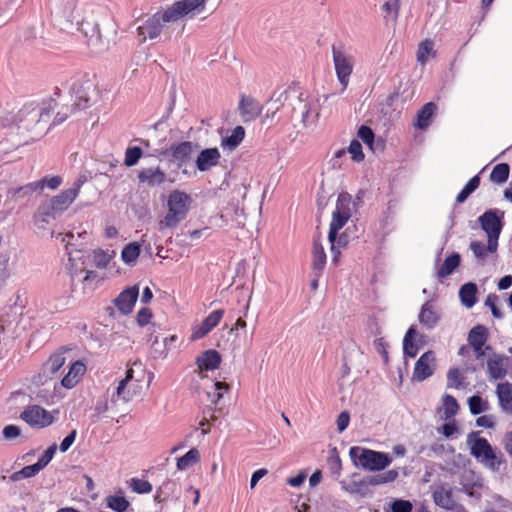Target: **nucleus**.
Instances as JSON below:
<instances>
[{
    "label": "nucleus",
    "instance_id": "1",
    "mask_svg": "<svg viewBox=\"0 0 512 512\" xmlns=\"http://www.w3.org/2000/svg\"><path fill=\"white\" fill-rule=\"evenodd\" d=\"M207 0H181L175 2L163 12H157L137 26L140 42L155 39L163 35L170 39L174 32L179 35L183 29L184 18H193L200 14Z\"/></svg>",
    "mask_w": 512,
    "mask_h": 512
},
{
    "label": "nucleus",
    "instance_id": "2",
    "mask_svg": "<svg viewBox=\"0 0 512 512\" xmlns=\"http://www.w3.org/2000/svg\"><path fill=\"white\" fill-rule=\"evenodd\" d=\"M76 26L94 53H104L117 42V26L109 17L99 20L91 11L85 13Z\"/></svg>",
    "mask_w": 512,
    "mask_h": 512
},
{
    "label": "nucleus",
    "instance_id": "3",
    "mask_svg": "<svg viewBox=\"0 0 512 512\" xmlns=\"http://www.w3.org/2000/svg\"><path fill=\"white\" fill-rule=\"evenodd\" d=\"M76 26L94 53H104L117 42V26L109 17L99 20L91 11L85 13Z\"/></svg>",
    "mask_w": 512,
    "mask_h": 512
},
{
    "label": "nucleus",
    "instance_id": "4",
    "mask_svg": "<svg viewBox=\"0 0 512 512\" xmlns=\"http://www.w3.org/2000/svg\"><path fill=\"white\" fill-rule=\"evenodd\" d=\"M233 200L237 201L235 208H226L221 215L228 226L231 228H244L248 214L258 216L261 213L262 201L257 194L248 195V186L245 184L238 185L233 190Z\"/></svg>",
    "mask_w": 512,
    "mask_h": 512
},
{
    "label": "nucleus",
    "instance_id": "5",
    "mask_svg": "<svg viewBox=\"0 0 512 512\" xmlns=\"http://www.w3.org/2000/svg\"><path fill=\"white\" fill-rule=\"evenodd\" d=\"M144 365L140 361L133 362L126 370L125 376L119 381L111 394L114 405L125 404L140 393V383L144 378Z\"/></svg>",
    "mask_w": 512,
    "mask_h": 512
},
{
    "label": "nucleus",
    "instance_id": "6",
    "mask_svg": "<svg viewBox=\"0 0 512 512\" xmlns=\"http://www.w3.org/2000/svg\"><path fill=\"white\" fill-rule=\"evenodd\" d=\"M77 198L76 189H66L39 206L34 218L39 228L65 212Z\"/></svg>",
    "mask_w": 512,
    "mask_h": 512
},
{
    "label": "nucleus",
    "instance_id": "7",
    "mask_svg": "<svg viewBox=\"0 0 512 512\" xmlns=\"http://www.w3.org/2000/svg\"><path fill=\"white\" fill-rule=\"evenodd\" d=\"M319 99L308 93H300L292 104V120L295 125L314 128L319 117Z\"/></svg>",
    "mask_w": 512,
    "mask_h": 512
},
{
    "label": "nucleus",
    "instance_id": "8",
    "mask_svg": "<svg viewBox=\"0 0 512 512\" xmlns=\"http://www.w3.org/2000/svg\"><path fill=\"white\" fill-rule=\"evenodd\" d=\"M349 454L356 464L369 471L384 470L392 462V458L387 453L365 448L352 447Z\"/></svg>",
    "mask_w": 512,
    "mask_h": 512
},
{
    "label": "nucleus",
    "instance_id": "9",
    "mask_svg": "<svg viewBox=\"0 0 512 512\" xmlns=\"http://www.w3.org/2000/svg\"><path fill=\"white\" fill-rule=\"evenodd\" d=\"M77 0H54L52 15L63 29H71L84 15Z\"/></svg>",
    "mask_w": 512,
    "mask_h": 512
},
{
    "label": "nucleus",
    "instance_id": "10",
    "mask_svg": "<svg viewBox=\"0 0 512 512\" xmlns=\"http://www.w3.org/2000/svg\"><path fill=\"white\" fill-rule=\"evenodd\" d=\"M467 445L469 446L470 454L485 467L492 471L499 469L500 462L497 461L496 453L487 439L476 438L475 434L471 433L468 435Z\"/></svg>",
    "mask_w": 512,
    "mask_h": 512
},
{
    "label": "nucleus",
    "instance_id": "11",
    "mask_svg": "<svg viewBox=\"0 0 512 512\" xmlns=\"http://www.w3.org/2000/svg\"><path fill=\"white\" fill-rule=\"evenodd\" d=\"M332 56L337 79L345 90L354 68V58L341 47H332Z\"/></svg>",
    "mask_w": 512,
    "mask_h": 512
},
{
    "label": "nucleus",
    "instance_id": "12",
    "mask_svg": "<svg viewBox=\"0 0 512 512\" xmlns=\"http://www.w3.org/2000/svg\"><path fill=\"white\" fill-rule=\"evenodd\" d=\"M139 296V287L137 285L124 289L113 301V306L107 307V313L111 317L117 314L128 315L132 312L137 298Z\"/></svg>",
    "mask_w": 512,
    "mask_h": 512
},
{
    "label": "nucleus",
    "instance_id": "13",
    "mask_svg": "<svg viewBox=\"0 0 512 512\" xmlns=\"http://www.w3.org/2000/svg\"><path fill=\"white\" fill-rule=\"evenodd\" d=\"M101 93L97 84L92 80L82 82L76 90L74 106L79 109H86L100 101Z\"/></svg>",
    "mask_w": 512,
    "mask_h": 512
},
{
    "label": "nucleus",
    "instance_id": "14",
    "mask_svg": "<svg viewBox=\"0 0 512 512\" xmlns=\"http://www.w3.org/2000/svg\"><path fill=\"white\" fill-rule=\"evenodd\" d=\"M20 419L33 428H44L54 422V416L39 405H29L20 414Z\"/></svg>",
    "mask_w": 512,
    "mask_h": 512
},
{
    "label": "nucleus",
    "instance_id": "15",
    "mask_svg": "<svg viewBox=\"0 0 512 512\" xmlns=\"http://www.w3.org/2000/svg\"><path fill=\"white\" fill-rule=\"evenodd\" d=\"M436 366V358L433 351H427L420 356L415 363L413 371V380L418 382L424 381L430 377Z\"/></svg>",
    "mask_w": 512,
    "mask_h": 512
},
{
    "label": "nucleus",
    "instance_id": "16",
    "mask_svg": "<svg viewBox=\"0 0 512 512\" xmlns=\"http://www.w3.org/2000/svg\"><path fill=\"white\" fill-rule=\"evenodd\" d=\"M68 254L69 262L67 264V270L71 277L72 285L75 287L79 276L88 271L86 269V261L90 258V254H87L81 250H75L73 252H69Z\"/></svg>",
    "mask_w": 512,
    "mask_h": 512
},
{
    "label": "nucleus",
    "instance_id": "17",
    "mask_svg": "<svg viewBox=\"0 0 512 512\" xmlns=\"http://www.w3.org/2000/svg\"><path fill=\"white\" fill-rule=\"evenodd\" d=\"M223 309H218L210 313L201 324L193 327L191 340H198L206 336L221 321L224 315Z\"/></svg>",
    "mask_w": 512,
    "mask_h": 512
},
{
    "label": "nucleus",
    "instance_id": "18",
    "mask_svg": "<svg viewBox=\"0 0 512 512\" xmlns=\"http://www.w3.org/2000/svg\"><path fill=\"white\" fill-rule=\"evenodd\" d=\"M190 202L191 198L187 193L174 190L168 197L167 206L172 212L185 219L189 211Z\"/></svg>",
    "mask_w": 512,
    "mask_h": 512
},
{
    "label": "nucleus",
    "instance_id": "19",
    "mask_svg": "<svg viewBox=\"0 0 512 512\" xmlns=\"http://www.w3.org/2000/svg\"><path fill=\"white\" fill-rule=\"evenodd\" d=\"M65 363V357L62 353L53 354L43 365L42 374H39L34 382L44 384L48 377L57 373Z\"/></svg>",
    "mask_w": 512,
    "mask_h": 512
},
{
    "label": "nucleus",
    "instance_id": "20",
    "mask_svg": "<svg viewBox=\"0 0 512 512\" xmlns=\"http://www.w3.org/2000/svg\"><path fill=\"white\" fill-rule=\"evenodd\" d=\"M488 338V330L485 326L477 325L472 328L468 334V342L476 352V357L479 359L484 356L485 352L483 347Z\"/></svg>",
    "mask_w": 512,
    "mask_h": 512
},
{
    "label": "nucleus",
    "instance_id": "21",
    "mask_svg": "<svg viewBox=\"0 0 512 512\" xmlns=\"http://www.w3.org/2000/svg\"><path fill=\"white\" fill-rule=\"evenodd\" d=\"M138 180L149 187H156L166 181V173L160 167L144 168L139 171Z\"/></svg>",
    "mask_w": 512,
    "mask_h": 512
},
{
    "label": "nucleus",
    "instance_id": "22",
    "mask_svg": "<svg viewBox=\"0 0 512 512\" xmlns=\"http://www.w3.org/2000/svg\"><path fill=\"white\" fill-rule=\"evenodd\" d=\"M495 393L500 409L504 413L512 415V383L508 381L498 383Z\"/></svg>",
    "mask_w": 512,
    "mask_h": 512
},
{
    "label": "nucleus",
    "instance_id": "23",
    "mask_svg": "<svg viewBox=\"0 0 512 512\" xmlns=\"http://www.w3.org/2000/svg\"><path fill=\"white\" fill-rule=\"evenodd\" d=\"M169 151L172 156V161L176 163L178 168H181L190 161L193 153V144L189 141H184L171 146Z\"/></svg>",
    "mask_w": 512,
    "mask_h": 512
},
{
    "label": "nucleus",
    "instance_id": "24",
    "mask_svg": "<svg viewBox=\"0 0 512 512\" xmlns=\"http://www.w3.org/2000/svg\"><path fill=\"white\" fill-rule=\"evenodd\" d=\"M220 157L221 155L217 148L204 149L196 159V167L201 172L208 171L218 165Z\"/></svg>",
    "mask_w": 512,
    "mask_h": 512
},
{
    "label": "nucleus",
    "instance_id": "25",
    "mask_svg": "<svg viewBox=\"0 0 512 512\" xmlns=\"http://www.w3.org/2000/svg\"><path fill=\"white\" fill-rule=\"evenodd\" d=\"M508 358L495 354L487 361V371L490 379L501 380L507 375L506 362Z\"/></svg>",
    "mask_w": 512,
    "mask_h": 512
},
{
    "label": "nucleus",
    "instance_id": "26",
    "mask_svg": "<svg viewBox=\"0 0 512 512\" xmlns=\"http://www.w3.org/2000/svg\"><path fill=\"white\" fill-rule=\"evenodd\" d=\"M479 222L487 235L499 236L502 229L500 217L496 211H487L479 217Z\"/></svg>",
    "mask_w": 512,
    "mask_h": 512
},
{
    "label": "nucleus",
    "instance_id": "27",
    "mask_svg": "<svg viewBox=\"0 0 512 512\" xmlns=\"http://www.w3.org/2000/svg\"><path fill=\"white\" fill-rule=\"evenodd\" d=\"M221 362L220 354L213 349L204 351L196 360L199 370H214Z\"/></svg>",
    "mask_w": 512,
    "mask_h": 512
},
{
    "label": "nucleus",
    "instance_id": "28",
    "mask_svg": "<svg viewBox=\"0 0 512 512\" xmlns=\"http://www.w3.org/2000/svg\"><path fill=\"white\" fill-rule=\"evenodd\" d=\"M239 109L244 121L254 120L261 112L259 103L251 97H242Z\"/></svg>",
    "mask_w": 512,
    "mask_h": 512
},
{
    "label": "nucleus",
    "instance_id": "29",
    "mask_svg": "<svg viewBox=\"0 0 512 512\" xmlns=\"http://www.w3.org/2000/svg\"><path fill=\"white\" fill-rule=\"evenodd\" d=\"M38 190H41V184L32 182L24 186L9 189L7 191V197L12 201L17 202L25 198H28Z\"/></svg>",
    "mask_w": 512,
    "mask_h": 512
},
{
    "label": "nucleus",
    "instance_id": "30",
    "mask_svg": "<svg viewBox=\"0 0 512 512\" xmlns=\"http://www.w3.org/2000/svg\"><path fill=\"white\" fill-rule=\"evenodd\" d=\"M85 369V365L82 362H74L70 366L68 373L61 380L62 386L68 389L73 388L84 374Z\"/></svg>",
    "mask_w": 512,
    "mask_h": 512
},
{
    "label": "nucleus",
    "instance_id": "31",
    "mask_svg": "<svg viewBox=\"0 0 512 512\" xmlns=\"http://www.w3.org/2000/svg\"><path fill=\"white\" fill-rule=\"evenodd\" d=\"M356 210V204L352 196L347 192H342L338 195L335 213L351 218L353 212Z\"/></svg>",
    "mask_w": 512,
    "mask_h": 512
},
{
    "label": "nucleus",
    "instance_id": "32",
    "mask_svg": "<svg viewBox=\"0 0 512 512\" xmlns=\"http://www.w3.org/2000/svg\"><path fill=\"white\" fill-rule=\"evenodd\" d=\"M433 499L436 505L445 509H452L455 505L452 489L449 487H437L433 492Z\"/></svg>",
    "mask_w": 512,
    "mask_h": 512
},
{
    "label": "nucleus",
    "instance_id": "33",
    "mask_svg": "<svg viewBox=\"0 0 512 512\" xmlns=\"http://www.w3.org/2000/svg\"><path fill=\"white\" fill-rule=\"evenodd\" d=\"M350 218L339 215L335 212L332 214V220L330 223V229L328 233V240L331 244V251L336 250V235L340 229H342Z\"/></svg>",
    "mask_w": 512,
    "mask_h": 512
},
{
    "label": "nucleus",
    "instance_id": "34",
    "mask_svg": "<svg viewBox=\"0 0 512 512\" xmlns=\"http://www.w3.org/2000/svg\"><path fill=\"white\" fill-rule=\"evenodd\" d=\"M436 111V105L433 102L426 103L417 113L414 125L419 129H426L430 123L432 116Z\"/></svg>",
    "mask_w": 512,
    "mask_h": 512
},
{
    "label": "nucleus",
    "instance_id": "35",
    "mask_svg": "<svg viewBox=\"0 0 512 512\" xmlns=\"http://www.w3.org/2000/svg\"><path fill=\"white\" fill-rule=\"evenodd\" d=\"M459 409L457 400L451 395H444L442 398V407L439 408L438 413L441 414V418L448 420L454 417Z\"/></svg>",
    "mask_w": 512,
    "mask_h": 512
},
{
    "label": "nucleus",
    "instance_id": "36",
    "mask_svg": "<svg viewBox=\"0 0 512 512\" xmlns=\"http://www.w3.org/2000/svg\"><path fill=\"white\" fill-rule=\"evenodd\" d=\"M460 261L461 257L458 253L451 254L444 260L442 266L438 269L437 276L440 279L448 277L459 266Z\"/></svg>",
    "mask_w": 512,
    "mask_h": 512
},
{
    "label": "nucleus",
    "instance_id": "37",
    "mask_svg": "<svg viewBox=\"0 0 512 512\" xmlns=\"http://www.w3.org/2000/svg\"><path fill=\"white\" fill-rule=\"evenodd\" d=\"M477 286L474 283L464 284L459 291L461 302L470 308L476 303Z\"/></svg>",
    "mask_w": 512,
    "mask_h": 512
},
{
    "label": "nucleus",
    "instance_id": "38",
    "mask_svg": "<svg viewBox=\"0 0 512 512\" xmlns=\"http://www.w3.org/2000/svg\"><path fill=\"white\" fill-rule=\"evenodd\" d=\"M326 263V254L324 252V248L317 241L314 242L313 246V269L316 273V276H320L324 266Z\"/></svg>",
    "mask_w": 512,
    "mask_h": 512
},
{
    "label": "nucleus",
    "instance_id": "39",
    "mask_svg": "<svg viewBox=\"0 0 512 512\" xmlns=\"http://www.w3.org/2000/svg\"><path fill=\"white\" fill-rule=\"evenodd\" d=\"M439 320V315L428 303L423 305L419 314V321L428 328H432Z\"/></svg>",
    "mask_w": 512,
    "mask_h": 512
},
{
    "label": "nucleus",
    "instance_id": "40",
    "mask_svg": "<svg viewBox=\"0 0 512 512\" xmlns=\"http://www.w3.org/2000/svg\"><path fill=\"white\" fill-rule=\"evenodd\" d=\"M82 284V293L86 294L93 291L100 283V277L95 271L88 270L85 275L80 279H77Z\"/></svg>",
    "mask_w": 512,
    "mask_h": 512
},
{
    "label": "nucleus",
    "instance_id": "41",
    "mask_svg": "<svg viewBox=\"0 0 512 512\" xmlns=\"http://www.w3.org/2000/svg\"><path fill=\"white\" fill-rule=\"evenodd\" d=\"M183 220L184 218L168 209L166 215L158 221L157 227L159 231L163 232L167 229H173L177 227L178 224Z\"/></svg>",
    "mask_w": 512,
    "mask_h": 512
},
{
    "label": "nucleus",
    "instance_id": "42",
    "mask_svg": "<svg viewBox=\"0 0 512 512\" xmlns=\"http://www.w3.org/2000/svg\"><path fill=\"white\" fill-rule=\"evenodd\" d=\"M245 136V130L242 126H237L233 131L232 134L228 137H225L221 141V145L223 147H227L230 150L235 149L244 139Z\"/></svg>",
    "mask_w": 512,
    "mask_h": 512
},
{
    "label": "nucleus",
    "instance_id": "43",
    "mask_svg": "<svg viewBox=\"0 0 512 512\" xmlns=\"http://www.w3.org/2000/svg\"><path fill=\"white\" fill-rule=\"evenodd\" d=\"M140 255V245L137 242H132L126 245L122 252L121 258L124 263L132 265L136 262Z\"/></svg>",
    "mask_w": 512,
    "mask_h": 512
},
{
    "label": "nucleus",
    "instance_id": "44",
    "mask_svg": "<svg viewBox=\"0 0 512 512\" xmlns=\"http://www.w3.org/2000/svg\"><path fill=\"white\" fill-rule=\"evenodd\" d=\"M416 335V330L410 327L405 334L403 340V351L406 356L414 358L418 353V346L413 342Z\"/></svg>",
    "mask_w": 512,
    "mask_h": 512
},
{
    "label": "nucleus",
    "instance_id": "45",
    "mask_svg": "<svg viewBox=\"0 0 512 512\" xmlns=\"http://www.w3.org/2000/svg\"><path fill=\"white\" fill-rule=\"evenodd\" d=\"M200 459L199 451L195 448L190 449L185 455L177 460V468L186 470L196 464Z\"/></svg>",
    "mask_w": 512,
    "mask_h": 512
},
{
    "label": "nucleus",
    "instance_id": "46",
    "mask_svg": "<svg viewBox=\"0 0 512 512\" xmlns=\"http://www.w3.org/2000/svg\"><path fill=\"white\" fill-rule=\"evenodd\" d=\"M106 505L116 512H125L128 509L130 503L123 496L110 495L106 497Z\"/></svg>",
    "mask_w": 512,
    "mask_h": 512
},
{
    "label": "nucleus",
    "instance_id": "47",
    "mask_svg": "<svg viewBox=\"0 0 512 512\" xmlns=\"http://www.w3.org/2000/svg\"><path fill=\"white\" fill-rule=\"evenodd\" d=\"M42 470L40 466H38V463L36 462L33 465L25 466L19 471L14 472L10 479L13 482L19 481L24 478H30L35 476L37 473H39Z\"/></svg>",
    "mask_w": 512,
    "mask_h": 512
},
{
    "label": "nucleus",
    "instance_id": "48",
    "mask_svg": "<svg viewBox=\"0 0 512 512\" xmlns=\"http://www.w3.org/2000/svg\"><path fill=\"white\" fill-rule=\"evenodd\" d=\"M467 402L469 410L473 415H478L489 409V403L478 395L469 397Z\"/></svg>",
    "mask_w": 512,
    "mask_h": 512
},
{
    "label": "nucleus",
    "instance_id": "49",
    "mask_svg": "<svg viewBox=\"0 0 512 512\" xmlns=\"http://www.w3.org/2000/svg\"><path fill=\"white\" fill-rule=\"evenodd\" d=\"M113 256L114 252L110 254L102 249H95L92 251L93 262L97 268H106Z\"/></svg>",
    "mask_w": 512,
    "mask_h": 512
},
{
    "label": "nucleus",
    "instance_id": "50",
    "mask_svg": "<svg viewBox=\"0 0 512 512\" xmlns=\"http://www.w3.org/2000/svg\"><path fill=\"white\" fill-rule=\"evenodd\" d=\"M509 171H510V168H509V165L506 164V163H500V164H497L491 174H490V179L491 181L495 182V183H503L507 180L508 176H509Z\"/></svg>",
    "mask_w": 512,
    "mask_h": 512
},
{
    "label": "nucleus",
    "instance_id": "51",
    "mask_svg": "<svg viewBox=\"0 0 512 512\" xmlns=\"http://www.w3.org/2000/svg\"><path fill=\"white\" fill-rule=\"evenodd\" d=\"M433 51V42L426 39L419 44L417 51V61L425 65L429 59V55Z\"/></svg>",
    "mask_w": 512,
    "mask_h": 512
},
{
    "label": "nucleus",
    "instance_id": "52",
    "mask_svg": "<svg viewBox=\"0 0 512 512\" xmlns=\"http://www.w3.org/2000/svg\"><path fill=\"white\" fill-rule=\"evenodd\" d=\"M480 184V178L479 176H474L469 180V182L465 185V187L460 191V193L457 195L456 200L459 203L464 202L468 196L474 192Z\"/></svg>",
    "mask_w": 512,
    "mask_h": 512
},
{
    "label": "nucleus",
    "instance_id": "53",
    "mask_svg": "<svg viewBox=\"0 0 512 512\" xmlns=\"http://www.w3.org/2000/svg\"><path fill=\"white\" fill-rule=\"evenodd\" d=\"M143 152L140 147L133 146L128 147L125 151L124 164L127 167H132L137 164L139 159L142 157Z\"/></svg>",
    "mask_w": 512,
    "mask_h": 512
},
{
    "label": "nucleus",
    "instance_id": "54",
    "mask_svg": "<svg viewBox=\"0 0 512 512\" xmlns=\"http://www.w3.org/2000/svg\"><path fill=\"white\" fill-rule=\"evenodd\" d=\"M463 375L458 368H451L447 373V388H461Z\"/></svg>",
    "mask_w": 512,
    "mask_h": 512
},
{
    "label": "nucleus",
    "instance_id": "55",
    "mask_svg": "<svg viewBox=\"0 0 512 512\" xmlns=\"http://www.w3.org/2000/svg\"><path fill=\"white\" fill-rule=\"evenodd\" d=\"M214 391L208 392L207 395L211 399L213 403H218L222 397L224 392H228L230 387L225 382H215L213 385Z\"/></svg>",
    "mask_w": 512,
    "mask_h": 512
},
{
    "label": "nucleus",
    "instance_id": "56",
    "mask_svg": "<svg viewBox=\"0 0 512 512\" xmlns=\"http://www.w3.org/2000/svg\"><path fill=\"white\" fill-rule=\"evenodd\" d=\"M130 488L138 494H145L152 491V485L147 481L139 478H133L130 481Z\"/></svg>",
    "mask_w": 512,
    "mask_h": 512
},
{
    "label": "nucleus",
    "instance_id": "57",
    "mask_svg": "<svg viewBox=\"0 0 512 512\" xmlns=\"http://www.w3.org/2000/svg\"><path fill=\"white\" fill-rule=\"evenodd\" d=\"M152 353L154 358H166L168 352L167 340L159 341L157 337H155L154 341L151 345Z\"/></svg>",
    "mask_w": 512,
    "mask_h": 512
},
{
    "label": "nucleus",
    "instance_id": "58",
    "mask_svg": "<svg viewBox=\"0 0 512 512\" xmlns=\"http://www.w3.org/2000/svg\"><path fill=\"white\" fill-rule=\"evenodd\" d=\"M349 243V238H348V235H347V231H344L342 232L341 234H337L336 235V250L335 252H332L333 253V258H332V261L337 264L338 262V258H339V255H340V251L339 249L341 248H345Z\"/></svg>",
    "mask_w": 512,
    "mask_h": 512
},
{
    "label": "nucleus",
    "instance_id": "59",
    "mask_svg": "<svg viewBox=\"0 0 512 512\" xmlns=\"http://www.w3.org/2000/svg\"><path fill=\"white\" fill-rule=\"evenodd\" d=\"M348 152L351 154V158L356 161L360 162L364 159V153L362 151V145L357 140H352L349 147Z\"/></svg>",
    "mask_w": 512,
    "mask_h": 512
},
{
    "label": "nucleus",
    "instance_id": "60",
    "mask_svg": "<svg viewBox=\"0 0 512 512\" xmlns=\"http://www.w3.org/2000/svg\"><path fill=\"white\" fill-rule=\"evenodd\" d=\"M358 137L372 149L374 133L371 128L362 125L358 130Z\"/></svg>",
    "mask_w": 512,
    "mask_h": 512
},
{
    "label": "nucleus",
    "instance_id": "61",
    "mask_svg": "<svg viewBox=\"0 0 512 512\" xmlns=\"http://www.w3.org/2000/svg\"><path fill=\"white\" fill-rule=\"evenodd\" d=\"M35 183L41 184V190H43L44 187H48L49 189L55 190L61 185L62 178L60 176H47L39 181H36Z\"/></svg>",
    "mask_w": 512,
    "mask_h": 512
},
{
    "label": "nucleus",
    "instance_id": "62",
    "mask_svg": "<svg viewBox=\"0 0 512 512\" xmlns=\"http://www.w3.org/2000/svg\"><path fill=\"white\" fill-rule=\"evenodd\" d=\"M392 512H411L412 503L408 500L397 499L391 504Z\"/></svg>",
    "mask_w": 512,
    "mask_h": 512
},
{
    "label": "nucleus",
    "instance_id": "63",
    "mask_svg": "<svg viewBox=\"0 0 512 512\" xmlns=\"http://www.w3.org/2000/svg\"><path fill=\"white\" fill-rule=\"evenodd\" d=\"M56 445L50 446L43 455L38 459L37 463L38 466H40L42 469L46 467V465L52 460L55 452H56Z\"/></svg>",
    "mask_w": 512,
    "mask_h": 512
},
{
    "label": "nucleus",
    "instance_id": "64",
    "mask_svg": "<svg viewBox=\"0 0 512 512\" xmlns=\"http://www.w3.org/2000/svg\"><path fill=\"white\" fill-rule=\"evenodd\" d=\"M21 435V430L16 425H7L3 428V436L7 440H12Z\"/></svg>",
    "mask_w": 512,
    "mask_h": 512
}]
</instances>
